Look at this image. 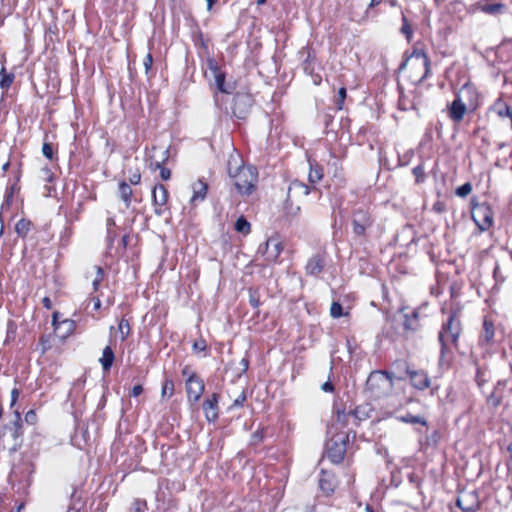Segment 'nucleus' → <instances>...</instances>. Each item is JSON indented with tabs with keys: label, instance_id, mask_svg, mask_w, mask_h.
Instances as JSON below:
<instances>
[{
	"label": "nucleus",
	"instance_id": "42",
	"mask_svg": "<svg viewBox=\"0 0 512 512\" xmlns=\"http://www.w3.org/2000/svg\"><path fill=\"white\" fill-rule=\"evenodd\" d=\"M152 64H153V57L151 54H147L146 57L144 58V62H143L146 74H148V72L150 71Z\"/></svg>",
	"mask_w": 512,
	"mask_h": 512
},
{
	"label": "nucleus",
	"instance_id": "2",
	"mask_svg": "<svg viewBox=\"0 0 512 512\" xmlns=\"http://www.w3.org/2000/svg\"><path fill=\"white\" fill-rule=\"evenodd\" d=\"M232 160L228 163V173L234 179V186L242 195H250L257 182V171L252 166H241L233 169Z\"/></svg>",
	"mask_w": 512,
	"mask_h": 512
},
{
	"label": "nucleus",
	"instance_id": "61",
	"mask_svg": "<svg viewBox=\"0 0 512 512\" xmlns=\"http://www.w3.org/2000/svg\"><path fill=\"white\" fill-rule=\"evenodd\" d=\"M434 208H435L437 211H439V212H441V211H442V209H441L440 205H438V204H437V205H435V206H434Z\"/></svg>",
	"mask_w": 512,
	"mask_h": 512
},
{
	"label": "nucleus",
	"instance_id": "22",
	"mask_svg": "<svg viewBox=\"0 0 512 512\" xmlns=\"http://www.w3.org/2000/svg\"><path fill=\"white\" fill-rule=\"evenodd\" d=\"M319 487L325 494L329 495L334 491V477L323 473L319 480Z\"/></svg>",
	"mask_w": 512,
	"mask_h": 512
},
{
	"label": "nucleus",
	"instance_id": "21",
	"mask_svg": "<svg viewBox=\"0 0 512 512\" xmlns=\"http://www.w3.org/2000/svg\"><path fill=\"white\" fill-rule=\"evenodd\" d=\"M114 359H115V356H114V352L112 351L111 347L106 346L103 349L102 357L99 359L103 370L108 371L111 368V366L114 362Z\"/></svg>",
	"mask_w": 512,
	"mask_h": 512
},
{
	"label": "nucleus",
	"instance_id": "64",
	"mask_svg": "<svg viewBox=\"0 0 512 512\" xmlns=\"http://www.w3.org/2000/svg\"><path fill=\"white\" fill-rule=\"evenodd\" d=\"M266 0H258V4H264Z\"/></svg>",
	"mask_w": 512,
	"mask_h": 512
},
{
	"label": "nucleus",
	"instance_id": "31",
	"mask_svg": "<svg viewBox=\"0 0 512 512\" xmlns=\"http://www.w3.org/2000/svg\"><path fill=\"white\" fill-rule=\"evenodd\" d=\"M174 393V382L170 379H166L162 386L161 396L162 398H170Z\"/></svg>",
	"mask_w": 512,
	"mask_h": 512
},
{
	"label": "nucleus",
	"instance_id": "4",
	"mask_svg": "<svg viewBox=\"0 0 512 512\" xmlns=\"http://www.w3.org/2000/svg\"><path fill=\"white\" fill-rule=\"evenodd\" d=\"M462 332L461 321L458 312H452L447 321L443 323L439 332L438 340L441 345V355L443 356L451 346H456L458 338Z\"/></svg>",
	"mask_w": 512,
	"mask_h": 512
},
{
	"label": "nucleus",
	"instance_id": "33",
	"mask_svg": "<svg viewBox=\"0 0 512 512\" xmlns=\"http://www.w3.org/2000/svg\"><path fill=\"white\" fill-rule=\"evenodd\" d=\"M330 315L333 318H339L341 316L347 315V313L343 312L342 305L338 302H333L330 308Z\"/></svg>",
	"mask_w": 512,
	"mask_h": 512
},
{
	"label": "nucleus",
	"instance_id": "58",
	"mask_svg": "<svg viewBox=\"0 0 512 512\" xmlns=\"http://www.w3.org/2000/svg\"><path fill=\"white\" fill-rule=\"evenodd\" d=\"M24 507V504H20L16 509H13L12 512H20Z\"/></svg>",
	"mask_w": 512,
	"mask_h": 512
},
{
	"label": "nucleus",
	"instance_id": "49",
	"mask_svg": "<svg viewBox=\"0 0 512 512\" xmlns=\"http://www.w3.org/2000/svg\"><path fill=\"white\" fill-rule=\"evenodd\" d=\"M141 180V175L139 173H134L130 178L129 181L131 184H138Z\"/></svg>",
	"mask_w": 512,
	"mask_h": 512
},
{
	"label": "nucleus",
	"instance_id": "34",
	"mask_svg": "<svg viewBox=\"0 0 512 512\" xmlns=\"http://www.w3.org/2000/svg\"><path fill=\"white\" fill-rule=\"evenodd\" d=\"M472 191V185L470 183H465L457 188L456 195L459 197H466Z\"/></svg>",
	"mask_w": 512,
	"mask_h": 512
},
{
	"label": "nucleus",
	"instance_id": "16",
	"mask_svg": "<svg viewBox=\"0 0 512 512\" xmlns=\"http://www.w3.org/2000/svg\"><path fill=\"white\" fill-rule=\"evenodd\" d=\"M494 336H495L494 325L490 320L485 318L483 321V332L480 335L479 343L482 346L490 345L493 343Z\"/></svg>",
	"mask_w": 512,
	"mask_h": 512
},
{
	"label": "nucleus",
	"instance_id": "50",
	"mask_svg": "<svg viewBox=\"0 0 512 512\" xmlns=\"http://www.w3.org/2000/svg\"><path fill=\"white\" fill-rule=\"evenodd\" d=\"M250 304L255 308L259 306V298L255 294H250Z\"/></svg>",
	"mask_w": 512,
	"mask_h": 512
},
{
	"label": "nucleus",
	"instance_id": "25",
	"mask_svg": "<svg viewBox=\"0 0 512 512\" xmlns=\"http://www.w3.org/2000/svg\"><path fill=\"white\" fill-rule=\"evenodd\" d=\"M119 195L120 198L125 202L126 206L130 205V198L132 195V189L126 182L119 184Z\"/></svg>",
	"mask_w": 512,
	"mask_h": 512
},
{
	"label": "nucleus",
	"instance_id": "15",
	"mask_svg": "<svg viewBox=\"0 0 512 512\" xmlns=\"http://www.w3.org/2000/svg\"><path fill=\"white\" fill-rule=\"evenodd\" d=\"M217 395L213 394L210 398L206 399L203 403V410L205 413V417L208 421H214L218 417L217 412Z\"/></svg>",
	"mask_w": 512,
	"mask_h": 512
},
{
	"label": "nucleus",
	"instance_id": "43",
	"mask_svg": "<svg viewBox=\"0 0 512 512\" xmlns=\"http://www.w3.org/2000/svg\"><path fill=\"white\" fill-rule=\"evenodd\" d=\"M193 348L197 352H202L206 349V342L204 340L196 341Z\"/></svg>",
	"mask_w": 512,
	"mask_h": 512
},
{
	"label": "nucleus",
	"instance_id": "7",
	"mask_svg": "<svg viewBox=\"0 0 512 512\" xmlns=\"http://www.w3.org/2000/svg\"><path fill=\"white\" fill-rule=\"evenodd\" d=\"M283 250V245L278 238L271 237L260 245L257 253L265 257L268 262H275Z\"/></svg>",
	"mask_w": 512,
	"mask_h": 512
},
{
	"label": "nucleus",
	"instance_id": "9",
	"mask_svg": "<svg viewBox=\"0 0 512 512\" xmlns=\"http://www.w3.org/2000/svg\"><path fill=\"white\" fill-rule=\"evenodd\" d=\"M233 114L240 119L247 116L253 103V99L250 94L237 93L233 99Z\"/></svg>",
	"mask_w": 512,
	"mask_h": 512
},
{
	"label": "nucleus",
	"instance_id": "46",
	"mask_svg": "<svg viewBox=\"0 0 512 512\" xmlns=\"http://www.w3.org/2000/svg\"><path fill=\"white\" fill-rule=\"evenodd\" d=\"M263 438V433L262 431H256L253 435H252V443L253 444H257L258 442H260Z\"/></svg>",
	"mask_w": 512,
	"mask_h": 512
},
{
	"label": "nucleus",
	"instance_id": "47",
	"mask_svg": "<svg viewBox=\"0 0 512 512\" xmlns=\"http://www.w3.org/2000/svg\"><path fill=\"white\" fill-rule=\"evenodd\" d=\"M35 418H36V414H35V413H34V411H32V410L28 411V412L26 413V415H25V420H26V422H28V423H33V422H34V420H35Z\"/></svg>",
	"mask_w": 512,
	"mask_h": 512
},
{
	"label": "nucleus",
	"instance_id": "6",
	"mask_svg": "<svg viewBox=\"0 0 512 512\" xmlns=\"http://www.w3.org/2000/svg\"><path fill=\"white\" fill-rule=\"evenodd\" d=\"M373 219L370 213L364 209H357L352 216L353 232L356 236L362 237L372 226Z\"/></svg>",
	"mask_w": 512,
	"mask_h": 512
},
{
	"label": "nucleus",
	"instance_id": "60",
	"mask_svg": "<svg viewBox=\"0 0 512 512\" xmlns=\"http://www.w3.org/2000/svg\"><path fill=\"white\" fill-rule=\"evenodd\" d=\"M112 225H114L113 220H112V219H108V220H107V226H108V228H109L110 226H112Z\"/></svg>",
	"mask_w": 512,
	"mask_h": 512
},
{
	"label": "nucleus",
	"instance_id": "5",
	"mask_svg": "<svg viewBox=\"0 0 512 512\" xmlns=\"http://www.w3.org/2000/svg\"><path fill=\"white\" fill-rule=\"evenodd\" d=\"M346 439L347 435L341 433L334 435L327 441L326 453L331 462L337 464L343 460L346 452Z\"/></svg>",
	"mask_w": 512,
	"mask_h": 512
},
{
	"label": "nucleus",
	"instance_id": "28",
	"mask_svg": "<svg viewBox=\"0 0 512 512\" xmlns=\"http://www.w3.org/2000/svg\"><path fill=\"white\" fill-rule=\"evenodd\" d=\"M167 154H168V150H165L164 151L165 157L163 158V160L161 162H156V164H155V168L160 169V176L165 181L170 179V177H171V171L168 168L163 166V163L167 160V157H168Z\"/></svg>",
	"mask_w": 512,
	"mask_h": 512
},
{
	"label": "nucleus",
	"instance_id": "35",
	"mask_svg": "<svg viewBox=\"0 0 512 512\" xmlns=\"http://www.w3.org/2000/svg\"><path fill=\"white\" fill-rule=\"evenodd\" d=\"M102 280H103V270L101 267H96V275L92 281L94 291L98 290L99 285L102 282Z\"/></svg>",
	"mask_w": 512,
	"mask_h": 512
},
{
	"label": "nucleus",
	"instance_id": "52",
	"mask_svg": "<svg viewBox=\"0 0 512 512\" xmlns=\"http://www.w3.org/2000/svg\"><path fill=\"white\" fill-rule=\"evenodd\" d=\"M42 303H43L44 307H46L47 309H51V307H52V303H51L50 298H48V297H44V298L42 299Z\"/></svg>",
	"mask_w": 512,
	"mask_h": 512
},
{
	"label": "nucleus",
	"instance_id": "57",
	"mask_svg": "<svg viewBox=\"0 0 512 512\" xmlns=\"http://www.w3.org/2000/svg\"><path fill=\"white\" fill-rule=\"evenodd\" d=\"M182 373H183V375L188 376V377H189V375H191V374H192V373H189V367H185V368L183 369Z\"/></svg>",
	"mask_w": 512,
	"mask_h": 512
},
{
	"label": "nucleus",
	"instance_id": "11",
	"mask_svg": "<svg viewBox=\"0 0 512 512\" xmlns=\"http://www.w3.org/2000/svg\"><path fill=\"white\" fill-rule=\"evenodd\" d=\"M472 216L474 221L482 231L489 229L493 223L492 213L489 207L486 205L477 206L473 210Z\"/></svg>",
	"mask_w": 512,
	"mask_h": 512
},
{
	"label": "nucleus",
	"instance_id": "10",
	"mask_svg": "<svg viewBox=\"0 0 512 512\" xmlns=\"http://www.w3.org/2000/svg\"><path fill=\"white\" fill-rule=\"evenodd\" d=\"M186 391L189 401L197 402L201 398L204 392V383L195 373H192L187 378Z\"/></svg>",
	"mask_w": 512,
	"mask_h": 512
},
{
	"label": "nucleus",
	"instance_id": "3",
	"mask_svg": "<svg viewBox=\"0 0 512 512\" xmlns=\"http://www.w3.org/2000/svg\"><path fill=\"white\" fill-rule=\"evenodd\" d=\"M400 69H408L411 82L419 84L430 72V61L424 51L415 50L410 57L401 64Z\"/></svg>",
	"mask_w": 512,
	"mask_h": 512
},
{
	"label": "nucleus",
	"instance_id": "55",
	"mask_svg": "<svg viewBox=\"0 0 512 512\" xmlns=\"http://www.w3.org/2000/svg\"><path fill=\"white\" fill-rule=\"evenodd\" d=\"M506 107H507V106H505V107H504V109H500V110L498 111V115H499L500 117H506V116H507V114H506Z\"/></svg>",
	"mask_w": 512,
	"mask_h": 512
},
{
	"label": "nucleus",
	"instance_id": "19",
	"mask_svg": "<svg viewBox=\"0 0 512 512\" xmlns=\"http://www.w3.org/2000/svg\"><path fill=\"white\" fill-rule=\"evenodd\" d=\"M192 189L193 196L191 198V202L196 203L197 201H203L205 199L208 185L205 182L198 180L193 184Z\"/></svg>",
	"mask_w": 512,
	"mask_h": 512
},
{
	"label": "nucleus",
	"instance_id": "44",
	"mask_svg": "<svg viewBox=\"0 0 512 512\" xmlns=\"http://www.w3.org/2000/svg\"><path fill=\"white\" fill-rule=\"evenodd\" d=\"M246 401V394L245 392H241L240 395L234 400L233 406H242L243 403Z\"/></svg>",
	"mask_w": 512,
	"mask_h": 512
},
{
	"label": "nucleus",
	"instance_id": "32",
	"mask_svg": "<svg viewBox=\"0 0 512 512\" xmlns=\"http://www.w3.org/2000/svg\"><path fill=\"white\" fill-rule=\"evenodd\" d=\"M400 420L405 423L410 424H421L426 425V420L420 416H415L412 414H407L405 416L400 417Z\"/></svg>",
	"mask_w": 512,
	"mask_h": 512
},
{
	"label": "nucleus",
	"instance_id": "36",
	"mask_svg": "<svg viewBox=\"0 0 512 512\" xmlns=\"http://www.w3.org/2000/svg\"><path fill=\"white\" fill-rule=\"evenodd\" d=\"M146 509V502L136 499L132 503L131 512H144Z\"/></svg>",
	"mask_w": 512,
	"mask_h": 512
},
{
	"label": "nucleus",
	"instance_id": "27",
	"mask_svg": "<svg viewBox=\"0 0 512 512\" xmlns=\"http://www.w3.org/2000/svg\"><path fill=\"white\" fill-rule=\"evenodd\" d=\"M235 230L246 235L250 233L251 225L243 216H241L236 220Z\"/></svg>",
	"mask_w": 512,
	"mask_h": 512
},
{
	"label": "nucleus",
	"instance_id": "39",
	"mask_svg": "<svg viewBox=\"0 0 512 512\" xmlns=\"http://www.w3.org/2000/svg\"><path fill=\"white\" fill-rule=\"evenodd\" d=\"M53 177V173L49 168L44 167L41 169V178L44 181L51 182L53 180Z\"/></svg>",
	"mask_w": 512,
	"mask_h": 512
},
{
	"label": "nucleus",
	"instance_id": "14",
	"mask_svg": "<svg viewBox=\"0 0 512 512\" xmlns=\"http://www.w3.org/2000/svg\"><path fill=\"white\" fill-rule=\"evenodd\" d=\"M413 387L423 390L429 387L430 380L424 371H408Z\"/></svg>",
	"mask_w": 512,
	"mask_h": 512
},
{
	"label": "nucleus",
	"instance_id": "26",
	"mask_svg": "<svg viewBox=\"0 0 512 512\" xmlns=\"http://www.w3.org/2000/svg\"><path fill=\"white\" fill-rule=\"evenodd\" d=\"M31 222L26 219H21L16 223L15 231L20 237H25L30 230Z\"/></svg>",
	"mask_w": 512,
	"mask_h": 512
},
{
	"label": "nucleus",
	"instance_id": "1",
	"mask_svg": "<svg viewBox=\"0 0 512 512\" xmlns=\"http://www.w3.org/2000/svg\"><path fill=\"white\" fill-rule=\"evenodd\" d=\"M393 387L392 374L377 370L370 373L366 381L365 392L372 399H382L391 394Z\"/></svg>",
	"mask_w": 512,
	"mask_h": 512
},
{
	"label": "nucleus",
	"instance_id": "30",
	"mask_svg": "<svg viewBox=\"0 0 512 512\" xmlns=\"http://www.w3.org/2000/svg\"><path fill=\"white\" fill-rule=\"evenodd\" d=\"M13 80H14V75L13 74H8L5 71V68H2V70L0 71V87L1 88H8V87H10V85L13 82Z\"/></svg>",
	"mask_w": 512,
	"mask_h": 512
},
{
	"label": "nucleus",
	"instance_id": "37",
	"mask_svg": "<svg viewBox=\"0 0 512 512\" xmlns=\"http://www.w3.org/2000/svg\"><path fill=\"white\" fill-rule=\"evenodd\" d=\"M403 25H402V28H401V32L406 36V38L408 40H410L411 36H412V29H411V26L409 25L406 17L403 15Z\"/></svg>",
	"mask_w": 512,
	"mask_h": 512
},
{
	"label": "nucleus",
	"instance_id": "40",
	"mask_svg": "<svg viewBox=\"0 0 512 512\" xmlns=\"http://www.w3.org/2000/svg\"><path fill=\"white\" fill-rule=\"evenodd\" d=\"M42 153L43 155L48 158V159H52L53 157V148H52V145L49 144V143H44L43 144V147H42Z\"/></svg>",
	"mask_w": 512,
	"mask_h": 512
},
{
	"label": "nucleus",
	"instance_id": "24",
	"mask_svg": "<svg viewBox=\"0 0 512 512\" xmlns=\"http://www.w3.org/2000/svg\"><path fill=\"white\" fill-rule=\"evenodd\" d=\"M309 181L311 183H317L323 178V169L318 164H313L310 162V171L308 175Z\"/></svg>",
	"mask_w": 512,
	"mask_h": 512
},
{
	"label": "nucleus",
	"instance_id": "8",
	"mask_svg": "<svg viewBox=\"0 0 512 512\" xmlns=\"http://www.w3.org/2000/svg\"><path fill=\"white\" fill-rule=\"evenodd\" d=\"M470 88L464 86L456 95L455 100L451 103L448 108L449 117L456 123H459L463 120L464 115L466 113L467 107L462 100V96L464 93H469Z\"/></svg>",
	"mask_w": 512,
	"mask_h": 512
},
{
	"label": "nucleus",
	"instance_id": "23",
	"mask_svg": "<svg viewBox=\"0 0 512 512\" xmlns=\"http://www.w3.org/2000/svg\"><path fill=\"white\" fill-rule=\"evenodd\" d=\"M403 326H404V329L407 331L417 330V328L419 327L418 312L413 311V312H411V314H405Z\"/></svg>",
	"mask_w": 512,
	"mask_h": 512
},
{
	"label": "nucleus",
	"instance_id": "59",
	"mask_svg": "<svg viewBox=\"0 0 512 512\" xmlns=\"http://www.w3.org/2000/svg\"><path fill=\"white\" fill-rule=\"evenodd\" d=\"M381 2V0H371L370 6L378 5Z\"/></svg>",
	"mask_w": 512,
	"mask_h": 512
},
{
	"label": "nucleus",
	"instance_id": "20",
	"mask_svg": "<svg viewBox=\"0 0 512 512\" xmlns=\"http://www.w3.org/2000/svg\"><path fill=\"white\" fill-rule=\"evenodd\" d=\"M479 9L486 14L498 15L504 12L505 5L501 3L481 2L479 3Z\"/></svg>",
	"mask_w": 512,
	"mask_h": 512
},
{
	"label": "nucleus",
	"instance_id": "18",
	"mask_svg": "<svg viewBox=\"0 0 512 512\" xmlns=\"http://www.w3.org/2000/svg\"><path fill=\"white\" fill-rule=\"evenodd\" d=\"M153 202L156 206L162 207L167 203L168 191L164 185L158 184L152 191Z\"/></svg>",
	"mask_w": 512,
	"mask_h": 512
},
{
	"label": "nucleus",
	"instance_id": "54",
	"mask_svg": "<svg viewBox=\"0 0 512 512\" xmlns=\"http://www.w3.org/2000/svg\"><path fill=\"white\" fill-rule=\"evenodd\" d=\"M207 2V9L211 10L213 5L217 2V0H206Z\"/></svg>",
	"mask_w": 512,
	"mask_h": 512
},
{
	"label": "nucleus",
	"instance_id": "41",
	"mask_svg": "<svg viewBox=\"0 0 512 512\" xmlns=\"http://www.w3.org/2000/svg\"><path fill=\"white\" fill-rule=\"evenodd\" d=\"M345 98H346V88L341 87L338 91V100H337V105H338L339 110L342 109V103Z\"/></svg>",
	"mask_w": 512,
	"mask_h": 512
},
{
	"label": "nucleus",
	"instance_id": "29",
	"mask_svg": "<svg viewBox=\"0 0 512 512\" xmlns=\"http://www.w3.org/2000/svg\"><path fill=\"white\" fill-rule=\"evenodd\" d=\"M121 341H125L130 334L131 328L128 320L121 319L118 325Z\"/></svg>",
	"mask_w": 512,
	"mask_h": 512
},
{
	"label": "nucleus",
	"instance_id": "38",
	"mask_svg": "<svg viewBox=\"0 0 512 512\" xmlns=\"http://www.w3.org/2000/svg\"><path fill=\"white\" fill-rule=\"evenodd\" d=\"M413 174L416 177L417 182H422L424 180V168L422 165H418L415 168H413Z\"/></svg>",
	"mask_w": 512,
	"mask_h": 512
},
{
	"label": "nucleus",
	"instance_id": "63",
	"mask_svg": "<svg viewBox=\"0 0 512 512\" xmlns=\"http://www.w3.org/2000/svg\"><path fill=\"white\" fill-rule=\"evenodd\" d=\"M53 325H56V314L53 316Z\"/></svg>",
	"mask_w": 512,
	"mask_h": 512
},
{
	"label": "nucleus",
	"instance_id": "51",
	"mask_svg": "<svg viewBox=\"0 0 512 512\" xmlns=\"http://www.w3.org/2000/svg\"><path fill=\"white\" fill-rule=\"evenodd\" d=\"M322 390L325 392H332L333 391V385L330 382H326L322 385Z\"/></svg>",
	"mask_w": 512,
	"mask_h": 512
},
{
	"label": "nucleus",
	"instance_id": "12",
	"mask_svg": "<svg viewBox=\"0 0 512 512\" xmlns=\"http://www.w3.org/2000/svg\"><path fill=\"white\" fill-rule=\"evenodd\" d=\"M456 504L463 512H476L480 508V502L474 492L462 494Z\"/></svg>",
	"mask_w": 512,
	"mask_h": 512
},
{
	"label": "nucleus",
	"instance_id": "53",
	"mask_svg": "<svg viewBox=\"0 0 512 512\" xmlns=\"http://www.w3.org/2000/svg\"><path fill=\"white\" fill-rule=\"evenodd\" d=\"M101 307V301L99 298L94 299V309L98 310Z\"/></svg>",
	"mask_w": 512,
	"mask_h": 512
},
{
	"label": "nucleus",
	"instance_id": "56",
	"mask_svg": "<svg viewBox=\"0 0 512 512\" xmlns=\"http://www.w3.org/2000/svg\"><path fill=\"white\" fill-rule=\"evenodd\" d=\"M15 416H16L15 425H16V426H19V422H20V420H21V417H20L19 412H16V413H15Z\"/></svg>",
	"mask_w": 512,
	"mask_h": 512
},
{
	"label": "nucleus",
	"instance_id": "17",
	"mask_svg": "<svg viewBox=\"0 0 512 512\" xmlns=\"http://www.w3.org/2000/svg\"><path fill=\"white\" fill-rule=\"evenodd\" d=\"M325 266V261L322 256L314 255L311 257L306 265V272L309 275L316 276L322 272Z\"/></svg>",
	"mask_w": 512,
	"mask_h": 512
},
{
	"label": "nucleus",
	"instance_id": "62",
	"mask_svg": "<svg viewBox=\"0 0 512 512\" xmlns=\"http://www.w3.org/2000/svg\"><path fill=\"white\" fill-rule=\"evenodd\" d=\"M155 212H156V214H158V215H160V214H161V210H160V209H158V208H156V209H155Z\"/></svg>",
	"mask_w": 512,
	"mask_h": 512
},
{
	"label": "nucleus",
	"instance_id": "45",
	"mask_svg": "<svg viewBox=\"0 0 512 512\" xmlns=\"http://www.w3.org/2000/svg\"><path fill=\"white\" fill-rule=\"evenodd\" d=\"M142 392H143V387H142V385L138 384V385H135V386L132 388L130 395H131V396H133V397H137V396H139Z\"/></svg>",
	"mask_w": 512,
	"mask_h": 512
},
{
	"label": "nucleus",
	"instance_id": "13",
	"mask_svg": "<svg viewBox=\"0 0 512 512\" xmlns=\"http://www.w3.org/2000/svg\"><path fill=\"white\" fill-rule=\"evenodd\" d=\"M208 67L213 74L214 83L218 90L223 93H230V89L225 86V74L219 69L217 63L214 60L209 59Z\"/></svg>",
	"mask_w": 512,
	"mask_h": 512
},
{
	"label": "nucleus",
	"instance_id": "48",
	"mask_svg": "<svg viewBox=\"0 0 512 512\" xmlns=\"http://www.w3.org/2000/svg\"><path fill=\"white\" fill-rule=\"evenodd\" d=\"M19 391L17 389H13L11 391V406H14L18 400Z\"/></svg>",
	"mask_w": 512,
	"mask_h": 512
}]
</instances>
